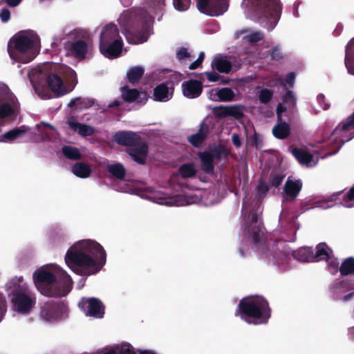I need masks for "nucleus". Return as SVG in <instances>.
Here are the masks:
<instances>
[{
	"label": "nucleus",
	"mask_w": 354,
	"mask_h": 354,
	"mask_svg": "<svg viewBox=\"0 0 354 354\" xmlns=\"http://www.w3.org/2000/svg\"><path fill=\"white\" fill-rule=\"evenodd\" d=\"M144 73V68L141 66H136L130 68L127 73L129 81L132 83H136Z\"/></svg>",
	"instance_id": "obj_43"
},
{
	"label": "nucleus",
	"mask_w": 354,
	"mask_h": 354,
	"mask_svg": "<svg viewBox=\"0 0 354 354\" xmlns=\"http://www.w3.org/2000/svg\"><path fill=\"white\" fill-rule=\"evenodd\" d=\"M232 57L218 55L212 61V66L220 73H228L232 68Z\"/></svg>",
	"instance_id": "obj_30"
},
{
	"label": "nucleus",
	"mask_w": 354,
	"mask_h": 354,
	"mask_svg": "<svg viewBox=\"0 0 354 354\" xmlns=\"http://www.w3.org/2000/svg\"><path fill=\"white\" fill-rule=\"evenodd\" d=\"M0 19L3 23H7L10 19V12L7 8H3L0 12Z\"/></svg>",
	"instance_id": "obj_53"
},
{
	"label": "nucleus",
	"mask_w": 354,
	"mask_h": 354,
	"mask_svg": "<svg viewBox=\"0 0 354 354\" xmlns=\"http://www.w3.org/2000/svg\"><path fill=\"white\" fill-rule=\"evenodd\" d=\"M292 257L300 262L314 261V250L310 247H302L292 252Z\"/></svg>",
	"instance_id": "obj_35"
},
{
	"label": "nucleus",
	"mask_w": 354,
	"mask_h": 354,
	"mask_svg": "<svg viewBox=\"0 0 354 354\" xmlns=\"http://www.w3.org/2000/svg\"><path fill=\"white\" fill-rule=\"evenodd\" d=\"M177 58L180 60H186L190 57V53L185 48H180L176 52Z\"/></svg>",
	"instance_id": "obj_51"
},
{
	"label": "nucleus",
	"mask_w": 354,
	"mask_h": 354,
	"mask_svg": "<svg viewBox=\"0 0 354 354\" xmlns=\"http://www.w3.org/2000/svg\"><path fill=\"white\" fill-rule=\"evenodd\" d=\"M344 64L348 73L354 75V37L346 46Z\"/></svg>",
	"instance_id": "obj_31"
},
{
	"label": "nucleus",
	"mask_w": 354,
	"mask_h": 354,
	"mask_svg": "<svg viewBox=\"0 0 354 354\" xmlns=\"http://www.w3.org/2000/svg\"><path fill=\"white\" fill-rule=\"evenodd\" d=\"M32 279L39 292L46 297H64L72 288L73 281L68 273L55 263L46 264L37 269Z\"/></svg>",
	"instance_id": "obj_5"
},
{
	"label": "nucleus",
	"mask_w": 354,
	"mask_h": 354,
	"mask_svg": "<svg viewBox=\"0 0 354 354\" xmlns=\"http://www.w3.org/2000/svg\"><path fill=\"white\" fill-rule=\"evenodd\" d=\"M66 124L71 131L82 137L91 136L95 131L93 127L79 122L74 116L68 117Z\"/></svg>",
	"instance_id": "obj_22"
},
{
	"label": "nucleus",
	"mask_w": 354,
	"mask_h": 354,
	"mask_svg": "<svg viewBox=\"0 0 354 354\" xmlns=\"http://www.w3.org/2000/svg\"><path fill=\"white\" fill-rule=\"evenodd\" d=\"M108 171L115 178L122 180L124 179L126 170L121 163H113L107 165Z\"/></svg>",
	"instance_id": "obj_39"
},
{
	"label": "nucleus",
	"mask_w": 354,
	"mask_h": 354,
	"mask_svg": "<svg viewBox=\"0 0 354 354\" xmlns=\"http://www.w3.org/2000/svg\"><path fill=\"white\" fill-rule=\"evenodd\" d=\"M113 140L120 145L130 147L127 151L132 159L139 164L145 163L148 147L138 133L130 131H118L113 135Z\"/></svg>",
	"instance_id": "obj_13"
},
{
	"label": "nucleus",
	"mask_w": 354,
	"mask_h": 354,
	"mask_svg": "<svg viewBox=\"0 0 354 354\" xmlns=\"http://www.w3.org/2000/svg\"><path fill=\"white\" fill-rule=\"evenodd\" d=\"M29 129L30 128L25 125L14 128L13 129L4 133L0 139V142H12L15 140L22 137L28 131H29Z\"/></svg>",
	"instance_id": "obj_33"
},
{
	"label": "nucleus",
	"mask_w": 354,
	"mask_h": 354,
	"mask_svg": "<svg viewBox=\"0 0 354 354\" xmlns=\"http://www.w3.org/2000/svg\"><path fill=\"white\" fill-rule=\"evenodd\" d=\"M49 63H44L32 68L28 73L29 80L38 96L41 99H49L50 95L48 92L43 91V85L46 83L48 75L47 67Z\"/></svg>",
	"instance_id": "obj_15"
},
{
	"label": "nucleus",
	"mask_w": 354,
	"mask_h": 354,
	"mask_svg": "<svg viewBox=\"0 0 354 354\" xmlns=\"http://www.w3.org/2000/svg\"><path fill=\"white\" fill-rule=\"evenodd\" d=\"M208 98L212 101L218 102L220 98L218 96V88H213L207 93Z\"/></svg>",
	"instance_id": "obj_54"
},
{
	"label": "nucleus",
	"mask_w": 354,
	"mask_h": 354,
	"mask_svg": "<svg viewBox=\"0 0 354 354\" xmlns=\"http://www.w3.org/2000/svg\"><path fill=\"white\" fill-rule=\"evenodd\" d=\"M338 270H339L342 275L354 274V259L350 257L345 259L341 266H338Z\"/></svg>",
	"instance_id": "obj_42"
},
{
	"label": "nucleus",
	"mask_w": 354,
	"mask_h": 354,
	"mask_svg": "<svg viewBox=\"0 0 354 354\" xmlns=\"http://www.w3.org/2000/svg\"><path fill=\"white\" fill-rule=\"evenodd\" d=\"M48 86L43 85V91L48 92L51 97L64 95L73 90L77 83L76 73L74 70L66 66H60L57 74L48 75L46 80Z\"/></svg>",
	"instance_id": "obj_10"
},
{
	"label": "nucleus",
	"mask_w": 354,
	"mask_h": 354,
	"mask_svg": "<svg viewBox=\"0 0 354 354\" xmlns=\"http://www.w3.org/2000/svg\"><path fill=\"white\" fill-rule=\"evenodd\" d=\"M190 0H173L174 8L180 12L186 11L190 6Z\"/></svg>",
	"instance_id": "obj_48"
},
{
	"label": "nucleus",
	"mask_w": 354,
	"mask_h": 354,
	"mask_svg": "<svg viewBox=\"0 0 354 354\" xmlns=\"http://www.w3.org/2000/svg\"><path fill=\"white\" fill-rule=\"evenodd\" d=\"M354 138V112L339 123L329 136L323 140V149H328L327 155L336 153L342 145Z\"/></svg>",
	"instance_id": "obj_11"
},
{
	"label": "nucleus",
	"mask_w": 354,
	"mask_h": 354,
	"mask_svg": "<svg viewBox=\"0 0 354 354\" xmlns=\"http://www.w3.org/2000/svg\"><path fill=\"white\" fill-rule=\"evenodd\" d=\"M6 3L10 7H16L22 0H4Z\"/></svg>",
	"instance_id": "obj_64"
},
{
	"label": "nucleus",
	"mask_w": 354,
	"mask_h": 354,
	"mask_svg": "<svg viewBox=\"0 0 354 354\" xmlns=\"http://www.w3.org/2000/svg\"><path fill=\"white\" fill-rule=\"evenodd\" d=\"M295 74L294 73H292V72L289 73L287 75L286 78V82H287V84L290 87H293L294 83H295Z\"/></svg>",
	"instance_id": "obj_60"
},
{
	"label": "nucleus",
	"mask_w": 354,
	"mask_h": 354,
	"mask_svg": "<svg viewBox=\"0 0 354 354\" xmlns=\"http://www.w3.org/2000/svg\"><path fill=\"white\" fill-rule=\"evenodd\" d=\"M182 88L184 96L189 99L198 97L203 91L202 83L197 80L184 82Z\"/></svg>",
	"instance_id": "obj_24"
},
{
	"label": "nucleus",
	"mask_w": 354,
	"mask_h": 354,
	"mask_svg": "<svg viewBox=\"0 0 354 354\" xmlns=\"http://www.w3.org/2000/svg\"><path fill=\"white\" fill-rule=\"evenodd\" d=\"M261 207L258 202L248 205L245 200L243 202L241 224V246L239 254L245 257L249 252L250 246L254 245V250L258 257L272 265H281L287 258V254L281 250V243L270 244L261 242L263 227L259 217Z\"/></svg>",
	"instance_id": "obj_1"
},
{
	"label": "nucleus",
	"mask_w": 354,
	"mask_h": 354,
	"mask_svg": "<svg viewBox=\"0 0 354 354\" xmlns=\"http://www.w3.org/2000/svg\"><path fill=\"white\" fill-rule=\"evenodd\" d=\"M205 75H206L207 80L212 82H216L219 79V75L214 72H205Z\"/></svg>",
	"instance_id": "obj_59"
},
{
	"label": "nucleus",
	"mask_w": 354,
	"mask_h": 354,
	"mask_svg": "<svg viewBox=\"0 0 354 354\" xmlns=\"http://www.w3.org/2000/svg\"><path fill=\"white\" fill-rule=\"evenodd\" d=\"M314 261H326L330 272H337L339 262L333 255L331 249L324 243L318 244L314 253Z\"/></svg>",
	"instance_id": "obj_18"
},
{
	"label": "nucleus",
	"mask_w": 354,
	"mask_h": 354,
	"mask_svg": "<svg viewBox=\"0 0 354 354\" xmlns=\"http://www.w3.org/2000/svg\"><path fill=\"white\" fill-rule=\"evenodd\" d=\"M124 185L120 188L123 192H129L140 194L142 197L146 198L154 203L166 206H185L192 204H200L204 206H211L221 200L217 192L215 189L192 190L187 189L183 193L174 196H169L159 191H153L150 188H145V193L139 194L136 190V186L132 182H121Z\"/></svg>",
	"instance_id": "obj_4"
},
{
	"label": "nucleus",
	"mask_w": 354,
	"mask_h": 354,
	"mask_svg": "<svg viewBox=\"0 0 354 354\" xmlns=\"http://www.w3.org/2000/svg\"><path fill=\"white\" fill-rule=\"evenodd\" d=\"M196 168L192 162H187L182 165L179 168L180 175L184 178H192L196 174Z\"/></svg>",
	"instance_id": "obj_40"
},
{
	"label": "nucleus",
	"mask_w": 354,
	"mask_h": 354,
	"mask_svg": "<svg viewBox=\"0 0 354 354\" xmlns=\"http://www.w3.org/2000/svg\"><path fill=\"white\" fill-rule=\"evenodd\" d=\"M271 85L272 86H282L283 87H285V83L284 80L281 77H276L274 80H272L271 82Z\"/></svg>",
	"instance_id": "obj_62"
},
{
	"label": "nucleus",
	"mask_w": 354,
	"mask_h": 354,
	"mask_svg": "<svg viewBox=\"0 0 354 354\" xmlns=\"http://www.w3.org/2000/svg\"><path fill=\"white\" fill-rule=\"evenodd\" d=\"M40 50V37L32 30L19 31L8 42L9 57L13 62L17 63L31 62L38 55Z\"/></svg>",
	"instance_id": "obj_6"
},
{
	"label": "nucleus",
	"mask_w": 354,
	"mask_h": 354,
	"mask_svg": "<svg viewBox=\"0 0 354 354\" xmlns=\"http://www.w3.org/2000/svg\"><path fill=\"white\" fill-rule=\"evenodd\" d=\"M218 96L221 102H230L234 100L235 94L230 88H218Z\"/></svg>",
	"instance_id": "obj_46"
},
{
	"label": "nucleus",
	"mask_w": 354,
	"mask_h": 354,
	"mask_svg": "<svg viewBox=\"0 0 354 354\" xmlns=\"http://www.w3.org/2000/svg\"><path fill=\"white\" fill-rule=\"evenodd\" d=\"M284 176L281 174H276L272 177L271 180V185L274 187H277L279 186L283 180Z\"/></svg>",
	"instance_id": "obj_55"
},
{
	"label": "nucleus",
	"mask_w": 354,
	"mask_h": 354,
	"mask_svg": "<svg viewBox=\"0 0 354 354\" xmlns=\"http://www.w3.org/2000/svg\"><path fill=\"white\" fill-rule=\"evenodd\" d=\"M241 6L245 12L256 16L268 30L276 26L282 10L280 0H243Z\"/></svg>",
	"instance_id": "obj_7"
},
{
	"label": "nucleus",
	"mask_w": 354,
	"mask_h": 354,
	"mask_svg": "<svg viewBox=\"0 0 354 354\" xmlns=\"http://www.w3.org/2000/svg\"><path fill=\"white\" fill-rule=\"evenodd\" d=\"M173 88L167 84H160L153 89L154 100L165 102L171 99L173 96Z\"/></svg>",
	"instance_id": "obj_27"
},
{
	"label": "nucleus",
	"mask_w": 354,
	"mask_h": 354,
	"mask_svg": "<svg viewBox=\"0 0 354 354\" xmlns=\"http://www.w3.org/2000/svg\"><path fill=\"white\" fill-rule=\"evenodd\" d=\"M87 49L86 43L82 40H78L70 44L68 52L76 58L82 59L85 57Z\"/></svg>",
	"instance_id": "obj_34"
},
{
	"label": "nucleus",
	"mask_w": 354,
	"mask_h": 354,
	"mask_svg": "<svg viewBox=\"0 0 354 354\" xmlns=\"http://www.w3.org/2000/svg\"><path fill=\"white\" fill-rule=\"evenodd\" d=\"M165 6V0H147L143 7L126 10L120 15L118 24L129 44H140L147 41L152 33L153 17Z\"/></svg>",
	"instance_id": "obj_2"
},
{
	"label": "nucleus",
	"mask_w": 354,
	"mask_h": 354,
	"mask_svg": "<svg viewBox=\"0 0 354 354\" xmlns=\"http://www.w3.org/2000/svg\"><path fill=\"white\" fill-rule=\"evenodd\" d=\"M341 204L348 208L354 207V187L351 188L344 196L343 201Z\"/></svg>",
	"instance_id": "obj_47"
},
{
	"label": "nucleus",
	"mask_w": 354,
	"mask_h": 354,
	"mask_svg": "<svg viewBox=\"0 0 354 354\" xmlns=\"http://www.w3.org/2000/svg\"><path fill=\"white\" fill-rule=\"evenodd\" d=\"M38 132L36 141L48 142L59 145L60 143L59 133L55 127L47 122H41L35 126Z\"/></svg>",
	"instance_id": "obj_19"
},
{
	"label": "nucleus",
	"mask_w": 354,
	"mask_h": 354,
	"mask_svg": "<svg viewBox=\"0 0 354 354\" xmlns=\"http://www.w3.org/2000/svg\"><path fill=\"white\" fill-rule=\"evenodd\" d=\"M297 99L292 91L287 92L283 96V102L280 103L277 106V118L279 120H281L283 116V113H285L288 109H290L292 107H295L296 105Z\"/></svg>",
	"instance_id": "obj_28"
},
{
	"label": "nucleus",
	"mask_w": 354,
	"mask_h": 354,
	"mask_svg": "<svg viewBox=\"0 0 354 354\" xmlns=\"http://www.w3.org/2000/svg\"><path fill=\"white\" fill-rule=\"evenodd\" d=\"M122 97L124 101L129 102L142 103L147 100V94L136 88H129L124 86L121 89Z\"/></svg>",
	"instance_id": "obj_25"
},
{
	"label": "nucleus",
	"mask_w": 354,
	"mask_h": 354,
	"mask_svg": "<svg viewBox=\"0 0 354 354\" xmlns=\"http://www.w3.org/2000/svg\"><path fill=\"white\" fill-rule=\"evenodd\" d=\"M339 194L340 192H335L328 197L313 201L309 203V207H306L304 211L313 208H320L323 209L330 208L335 205L334 202L338 198Z\"/></svg>",
	"instance_id": "obj_26"
},
{
	"label": "nucleus",
	"mask_w": 354,
	"mask_h": 354,
	"mask_svg": "<svg viewBox=\"0 0 354 354\" xmlns=\"http://www.w3.org/2000/svg\"><path fill=\"white\" fill-rule=\"evenodd\" d=\"M235 315L250 324H263L268 322L270 317V309L268 301L261 296H250L243 298L239 304Z\"/></svg>",
	"instance_id": "obj_9"
},
{
	"label": "nucleus",
	"mask_w": 354,
	"mask_h": 354,
	"mask_svg": "<svg viewBox=\"0 0 354 354\" xmlns=\"http://www.w3.org/2000/svg\"><path fill=\"white\" fill-rule=\"evenodd\" d=\"M292 152L300 164L308 167H315L319 162L317 155L311 154L305 150L295 148Z\"/></svg>",
	"instance_id": "obj_23"
},
{
	"label": "nucleus",
	"mask_w": 354,
	"mask_h": 354,
	"mask_svg": "<svg viewBox=\"0 0 354 354\" xmlns=\"http://www.w3.org/2000/svg\"><path fill=\"white\" fill-rule=\"evenodd\" d=\"M270 57L272 59L277 60L281 57V52L278 47L272 48L270 53Z\"/></svg>",
	"instance_id": "obj_58"
},
{
	"label": "nucleus",
	"mask_w": 354,
	"mask_h": 354,
	"mask_svg": "<svg viewBox=\"0 0 354 354\" xmlns=\"http://www.w3.org/2000/svg\"><path fill=\"white\" fill-rule=\"evenodd\" d=\"M203 58H204V53H201L199 54V56L198 57V59L193 62L189 66V68L190 70H194L196 68H197L202 63V61L203 60Z\"/></svg>",
	"instance_id": "obj_56"
},
{
	"label": "nucleus",
	"mask_w": 354,
	"mask_h": 354,
	"mask_svg": "<svg viewBox=\"0 0 354 354\" xmlns=\"http://www.w3.org/2000/svg\"><path fill=\"white\" fill-rule=\"evenodd\" d=\"M200 158L201 169L206 174H212L214 171V163L218 158L215 151L201 153Z\"/></svg>",
	"instance_id": "obj_29"
},
{
	"label": "nucleus",
	"mask_w": 354,
	"mask_h": 354,
	"mask_svg": "<svg viewBox=\"0 0 354 354\" xmlns=\"http://www.w3.org/2000/svg\"><path fill=\"white\" fill-rule=\"evenodd\" d=\"M62 153L66 158L71 160H78L82 157L80 149L71 145L64 146L62 147Z\"/></svg>",
	"instance_id": "obj_41"
},
{
	"label": "nucleus",
	"mask_w": 354,
	"mask_h": 354,
	"mask_svg": "<svg viewBox=\"0 0 354 354\" xmlns=\"http://www.w3.org/2000/svg\"><path fill=\"white\" fill-rule=\"evenodd\" d=\"M7 310L6 300L3 294L0 292V323L3 319Z\"/></svg>",
	"instance_id": "obj_50"
},
{
	"label": "nucleus",
	"mask_w": 354,
	"mask_h": 354,
	"mask_svg": "<svg viewBox=\"0 0 354 354\" xmlns=\"http://www.w3.org/2000/svg\"><path fill=\"white\" fill-rule=\"evenodd\" d=\"M68 316V308L63 302L47 301L39 310V319L48 324H55L66 319Z\"/></svg>",
	"instance_id": "obj_14"
},
{
	"label": "nucleus",
	"mask_w": 354,
	"mask_h": 354,
	"mask_svg": "<svg viewBox=\"0 0 354 354\" xmlns=\"http://www.w3.org/2000/svg\"><path fill=\"white\" fill-rule=\"evenodd\" d=\"M301 187L302 183L300 180H294L289 177L283 187V202L294 201L298 196Z\"/></svg>",
	"instance_id": "obj_21"
},
{
	"label": "nucleus",
	"mask_w": 354,
	"mask_h": 354,
	"mask_svg": "<svg viewBox=\"0 0 354 354\" xmlns=\"http://www.w3.org/2000/svg\"><path fill=\"white\" fill-rule=\"evenodd\" d=\"M232 142L233 144L236 147H240L242 145V142H241V140L240 138V136L238 133H233L232 136Z\"/></svg>",
	"instance_id": "obj_61"
},
{
	"label": "nucleus",
	"mask_w": 354,
	"mask_h": 354,
	"mask_svg": "<svg viewBox=\"0 0 354 354\" xmlns=\"http://www.w3.org/2000/svg\"><path fill=\"white\" fill-rule=\"evenodd\" d=\"M78 306L86 316L102 318L104 314L102 302L96 298H82Z\"/></svg>",
	"instance_id": "obj_17"
},
{
	"label": "nucleus",
	"mask_w": 354,
	"mask_h": 354,
	"mask_svg": "<svg viewBox=\"0 0 354 354\" xmlns=\"http://www.w3.org/2000/svg\"><path fill=\"white\" fill-rule=\"evenodd\" d=\"M281 120L278 119V123L273 127L272 133L274 136L279 139H283L288 136L290 134V126L286 122H282Z\"/></svg>",
	"instance_id": "obj_37"
},
{
	"label": "nucleus",
	"mask_w": 354,
	"mask_h": 354,
	"mask_svg": "<svg viewBox=\"0 0 354 354\" xmlns=\"http://www.w3.org/2000/svg\"><path fill=\"white\" fill-rule=\"evenodd\" d=\"M124 43L116 25L109 24L101 30L100 51L106 58L113 59L121 55Z\"/></svg>",
	"instance_id": "obj_12"
},
{
	"label": "nucleus",
	"mask_w": 354,
	"mask_h": 354,
	"mask_svg": "<svg viewBox=\"0 0 354 354\" xmlns=\"http://www.w3.org/2000/svg\"><path fill=\"white\" fill-rule=\"evenodd\" d=\"M344 29V26L341 23H338L335 27V28L333 30V35L335 36H339L341 35Z\"/></svg>",
	"instance_id": "obj_63"
},
{
	"label": "nucleus",
	"mask_w": 354,
	"mask_h": 354,
	"mask_svg": "<svg viewBox=\"0 0 354 354\" xmlns=\"http://www.w3.org/2000/svg\"><path fill=\"white\" fill-rule=\"evenodd\" d=\"M93 104V101L87 98L76 97L72 99L68 104L69 107H77L79 109H86Z\"/></svg>",
	"instance_id": "obj_44"
},
{
	"label": "nucleus",
	"mask_w": 354,
	"mask_h": 354,
	"mask_svg": "<svg viewBox=\"0 0 354 354\" xmlns=\"http://www.w3.org/2000/svg\"><path fill=\"white\" fill-rule=\"evenodd\" d=\"M263 38V35L259 31H248L243 37L245 43L253 44L259 41Z\"/></svg>",
	"instance_id": "obj_45"
},
{
	"label": "nucleus",
	"mask_w": 354,
	"mask_h": 354,
	"mask_svg": "<svg viewBox=\"0 0 354 354\" xmlns=\"http://www.w3.org/2000/svg\"><path fill=\"white\" fill-rule=\"evenodd\" d=\"M66 266L75 273L89 276L98 272L106 263L103 247L92 239H83L74 243L64 256Z\"/></svg>",
	"instance_id": "obj_3"
},
{
	"label": "nucleus",
	"mask_w": 354,
	"mask_h": 354,
	"mask_svg": "<svg viewBox=\"0 0 354 354\" xmlns=\"http://www.w3.org/2000/svg\"><path fill=\"white\" fill-rule=\"evenodd\" d=\"M23 278L15 277L11 279L6 285L7 289H10L9 297L11 309L14 314L26 316L31 313L37 304L35 294L25 285H21Z\"/></svg>",
	"instance_id": "obj_8"
},
{
	"label": "nucleus",
	"mask_w": 354,
	"mask_h": 354,
	"mask_svg": "<svg viewBox=\"0 0 354 354\" xmlns=\"http://www.w3.org/2000/svg\"><path fill=\"white\" fill-rule=\"evenodd\" d=\"M245 106L242 104L228 105L221 107L220 116H232L239 119L243 116Z\"/></svg>",
	"instance_id": "obj_32"
},
{
	"label": "nucleus",
	"mask_w": 354,
	"mask_h": 354,
	"mask_svg": "<svg viewBox=\"0 0 354 354\" xmlns=\"http://www.w3.org/2000/svg\"><path fill=\"white\" fill-rule=\"evenodd\" d=\"M72 172L79 178H86L91 175V169L86 164L77 162L73 166Z\"/></svg>",
	"instance_id": "obj_38"
},
{
	"label": "nucleus",
	"mask_w": 354,
	"mask_h": 354,
	"mask_svg": "<svg viewBox=\"0 0 354 354\" xmlns=\"http://www.w3.org/2000/svg\"><path fill=\"white\" fill-rule=\"evenodd\" d=\"M198 10L211 17H218L225 12L229 6V0H197Z\"/></svg>",
	"instance_id": "obj_16"
},
{
	"label": "nucleus",
	"mask_w": 354,
	"mask_h": 354,
	"mask_svg": "<svg viewBox=\"0 0 354 354\" xmlns=\"http://www.w3.org/2000/svg\"><path fill=\"white\" fill-rule=\"evenodd\" d=\"M268 189H269L268 185L265 183L261 182V183H259V184L257 188V195L259 197H262L266 194Z\"/></svg>",
	"instance_id": "obj_52"
},
{
	"label": "nucleus",
	"mask_w": 354,
	"mask_h": 354,
	"mask_svg": "<svg viewBox=\"0 0 354 354\" xmlns=\"http://www.w3.org/2000/svg\"><path fill=\"white\" fill-rule=\"evenodd\" d=\"M207 131V126L203 123L198 132L188 137L189 142L194 147L201 146L206 138Z\"/></svg>",
	"instance_id": "obj_36"
},
{
	"label": "nucleus",
	"mask_w": 354,
	"mask_h": 354,
	"mask_svg": "<svg viewBox=\"0 0 354 354\" xmlns=\"http://www.w3.org/2000/svg\"><path fill=\"white\" fill-rule=\"evenodd\" d=\"M317 100L324 110H326L329 108V104L324 102L325 96L323 94H319L317 97Z\"/></svg>",
	"instance_id": "obj_57"
},
{
	"label": "nucleus",
	"mask_w": 354,
	"mask_h": 354,
	"mask_svg": "<svg viewBox=\"0 0 354 354\" xmlns=\"http://www.w3.org/2000/svg\"><path fill=\"white\" fill-rule=\"evenodd\" d=\"M18 108L19 104L17 97L10 92L6 93L5 102L0 105V119L15 115Z\"/></svg>",
	"instance_id": "obj_20"
},
{
	"label": "nucleus",
	"mask_w": 354,
	"mask_h": 354,
	"mask_svg": "<svg viewBox=\"0 0 354 354\" xmlns=\"http://www.w3.org/2000/svg\"><path fill=\"white\" fill-rule=\"evenodd\" d=\"M272 97V93L268 88H262L259 92V99L261 103L268 102Z\"/></svg>",
	"instance_id": "obj_49"
}]
</instances>
